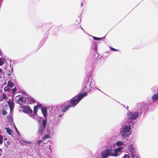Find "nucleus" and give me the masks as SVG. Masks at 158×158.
I'll return each instance as SVG.
<instances>
[{
  "instance_id": "nucleus-1",
  "label": "nucleus",
  "mask_w": 158,
  "mask_h": 158,
  "mask_svg": "<svg viewBox=\"0 0 158 158\" xmlns=\"http://www.w3.org/2000/svg\"><path fill=\"white\" fill-rule=\"evenodd\" d=\"M41 110L44 117V119L42 117H40L38 118L37 132L39 135H42L46 128L47 123V117L48 115L47 109L46 107H42Z\"/></svg>"
},
{
  "instance_id": "nucleus-2",
  "label": "nucleus",
  "mask_w": 158,
  "mask_h": 158,
  "mask_svg": "<svg viewBox=\"0 0 158 158\" xmlns=\"http://www.w3.org/2000/svg\"><path fill=\"white\" fill-rule=\"evenodd\" d=\"M84 84L83 91H86V92H89L90 91V88L92 89L96 88L98 90H101L95 86V83L93 79L92 75L91 73H89L88 76L86 77V78L84 80Z\"/></svg>"
},
{
  "instance_id": "nucleus-3",
  "label": "nucleus",
  "mask_w": 158,
  "mask_h": 158,
  "mask_svg": "<svg viewBox=\"0 0 158 158\" xmlns=\"http://www.w3.org/2000/svg\"><path fill=\"white\" fill-rule=\"evenodd\" d=\"M88 93L87 92H84L83 93H80L76 95L71 99L69 101V105L70 106L73 107H75L84 97L87 95Z\"/></svg>"
},
{
  "instance_id": "nucleus-4",
  "label": "nucleus",
  "mask_w": 158,
  "mask_h": 158,
  "mask_svg": "<svg viewBox=\"0 0 158 158\" xmlns=\"http://www.w3.org/2000/svg\"><path fill=\"white\" fill-rule=\"evenodd\" d=\"M35 100L30 97L21 96L18 99L16 103L21 105L23 103L31 104L35 103Z\"/></svg>"
},
{
  "instance_id": "nucleus-5",
  "label": "nucleus",
  "mask_w": 158,
  "mask_h": 158,
  "mask_svg": "<svg viewBox=\"0 0 158 158\" xmlns=\"http://www.w3.org/2000/svg\"><path fill=\"white\" fill-rule=\"evenodd\" d=\"M151 104L150 103H139L138 105V108L137 111L139 112L140 116L143 113H145L148 110V107Z\"/></svg>"
},
{
  "instance_id": "nucleus-6",
  "label": "nucleus",
  "mask_w": 158,
  "mask_h": 158,
  "mask_svg": "<svg viewBox=\"0 0 158 158\" xmlns=\"http://www.w3.org/2000/svg\"><path fill=\"white\" fill-rule=\"evenodd\" d=\"M139 114L137 111H129L127 114V118L128 119L131 120L130 123L132 124V125H133L135 122H134L133 120L136 119L139 117Z\"/></svg>"
},
{
  "instance_id": "nucleus-7",
  "label": "nucleus",
  "mask_w": 158,
  "mask_h": 158,
  "mask_svg": "<svg viewBox=\"0 0 158 158\" xmlns=\"http://www.w3.org/2000/svg\"><path fill=\"white\" fill-rule=\"evenodd\" d=\"M113 154L114 152H111V151L109 149H106L101 152V155L102 158L100 157L99 158H106L109 156H113Z\"/></svg>"
},
{
  "instance_id": "nucleus-8",
  "label": "nucleus",
  "mask_w": 158,
  "mask_h": 158,
  "mask_svg": "<svg viewBox=\"0 0 158 158\" xmlns=\"http://www.w3.org/2000/svg\"><path fill=\"white\" fill-rule=\"evenodd\" d=\"M61 109L60 107H59L56 106V107H54L52 109V111H53V113H54L56 117V119L58 120L59 118H61L63 114H61L60 115H59V113L60 112V109Z\"/></svg>"
},
{
  "instance_id": "nucleus-9",
  "label": "nucleus",
  "mask_w": 158,
  "mask_h": 158,
  "mask_svg": "<svg viewBox=\"0 0 158 158\" xmlns=\"http://www.w3.org/2000/svg\"><path fill=\"white\" fill-rule=\"evenodd\" d=\"M124 149L122 146H120L117 148H115L114 151V154L113 156H114V157H117L120 155L122 152L123 149Z\"/></svg>"
},
{
  "instance_id": "nucleus-10",
  "label": "nucleus",
  "mask_w": 158,
  "mask_h": 158,
  "mask_svg": "<svg viewBox=\"0 0 158 158\" xmlns=\"http://www.w3.org/2000/svg\"><path fill=\"white\" fill-rule=\"evenodd\" d=\"M23 110V112L28 114H30L32 113V111L28 106H23L21 107Z\"/></svg>"
},
{
  "instance_id": "nucleus-11",
  "label": "nucleus",
  "mask_w": 158,
  "mask_h": 158,
  "mask_svg": "<svg viewBox=\"0 0 158 158\" xmlns=\"http://www.w3.org/2000/svg\"><path fill=\"white\" fill-rule=\"evenodd\" d=\"M128 148L129 152L131 153L132 158H134L135 156V149L133 146V144H131L128 146Z\"/></svg>"
},
{
  "instance_id": "nucleus-12",
  "label": "nucleus",
  "mask_w": 158,
  "mask_h": 158,
  "mask_svg": "<svg viewBox=\"0 0 158 158\" xmlns=\"http://www.w3.org/2000/svg\"><path fill=\"white\" fill-rule=\"evenodd\" d=\"M130 123H128L127 125H125L123 126L122 128V131L124 132H129L131 130V124Z\"/></svg>"
},
{
  "instance_id": "nucleus-13",
  "label": "nucleus",
  "mask_w": 158,
  "mask_h": 158,
  "mask_svg": "<svg viewBox=\"0 0 158 158\" xmlns=\"http://www.w3.org/2000/svg\"><path fill=\"white\" fill-rule=\"evenodd\" d=\"M98 42L94 41L92 44L91 48L95 52V53H96L98 56V54L97 52V47L98 45Z\"/></svg>"
},
{
  "instance_id": "nucleus-14",
  "label": "nucleus",
  "mask_w": 158,
  "mask_h": 158,
  "mask_svg": "<svg viewBox=\"0 0 158 158\" xmlns=\"http://www.w3.org/2000/svg\"><path fill=\"white\" fill-rule=\"evenodd\" d=\"M12 97L13 100H9L8 101H7V103L9 105V108L10 109V110H13L15 106V103L14 102V99L13 98L14 97V96H13L12 95Z\"/></svg>"
},
{
  "instance_id": "nucleus-15",
  "label": "nucleus",
  "mask_w": 158,
  "mask_h": 158,
  "mask_svg": "<svg viewBox=\"0 0 158 158\" xmlns=\"http://www.w3.org/2000/svg\"><path fill=\"white\" fill-rule=\"evenodd\" d=\"M107 149H109L111 152H114V150L115 149V145L114 143H109L107 145Z\"/></svg>"
},
{
  "instance_id": "nucleus-16",
  "label": "nucleus",
  "mask_w": 158,
  "mask_h": 158,
  "mask_svg": "<svg viewBox=\"0 0 158 158\" xmlns=\"http://www.w3.org/2000/svg\"><path fill=\"white\" fill-rule=\"evenodd\" d=\"M127 132H124V131H121L122 137L123 139H126L128 138L130 135V134Z\"/></svg>"
},
{
  "instance_id": "nucleus-17",
  "label": "nucleus",
  "mask_w": 158,
  "mask_h": 158,
  "mask_svg": "<svg viewBox=\"0 0 158 158\" xmlns=\"http://www.w3.org/2000/svg\"><path fill=\"white\" fill-rule=\"evenodd\" d=\"M6 71L7 73H10L11 72V73H12V75H14L12 64L11 65V64H10V67L9 68V69L7 68V69H6Z\"/></svg>"
},
{
  "instance_id": "nucleus-18",
  "label": "nucleus",
  "mask_w": 158,
  "mask_h": 158,
  "mask_svg": "<svg viewBox=\"0 0 158 158\" xmlns=\"http://www.w3.org/2000/svg\"><path fill=\"white\" fill-rule=\"evenodd\" d=\"M71 107L69 104L65 106L62 109L61 111L62 112H65L70 108Z\"/></svg>"
},
{
  "instance_id": "nucleus-19",
  "label": "nucleus",
  "mask_w": 158,
  "mask_h": 158,
  "mask_svg": "<svg viewBox=\"0 0 158 158\" xmlns=\"http://www.w3.org/2000/svg\"><path fill=\"white\" fill-rule=\"evenodd\" d=\"M5 129L6 130V132L8 135H11L13 136L12 135L13 131L11 129L7 127H5Z\"/></svg>"
},
{
  "instance_id": "nucleus-20",
  "label": "nucleus",
  "mask_w": 158,
  "mask_h": 158,
  "mask_svg": "<svg viewBox=\"0 0 158 158\" xmlns=\"http://www.w3.org/2000/svg\"><path fill=\"white\" fill-rule=\"evenodd\" d=\"M157 94H154L152 97V99L154 101H156L158 99V89Z\"/></svg>"
},
{
  "instance_id": "nucleus-21",
  "label": "nucleus",
  "mask_w": 158,
  "mask_h": 158,
  "mask_svg": "<svg viewBox=\"0 0 158 158\" xmlns=\"http://www.w3.org/2000/svg\"><path fill=\"white\" fill-rule=\"evenodd\" d=\"M105 36H106V35L100 38V37H96L95 36H92L93 38V39L94 40H96V41H99V40H104V39L105 38Z\"/></svg>"
},
{
  "instance_id": "nucleus-22",
  "label": "nucleus",
  "mask_w": 158,
  "mask_h": 158,
  "mask_svg": "<svg viewBox=\"0 0 158 158\" xmlns=\"http://www.w3.org/2000/svg\"><path fill=\"white\" fill-rule=\"evenodd\" d=\"M8 86L10 87V88H12L14 86V84L11 80H9L7 84Z\"/></svg>"
},
{
  "instance_id": "nucleus-23",
  "label": "nucleus",
  "mask_w": 158,
  "mask_h": 158,
  "mask_svg": "<svg viewBox=\"0 0 158 158\" xmlns=\"http://www.w3.org/2000/svg\"><path fill=\"white\" fill-rule=\"evenodd\" d=\"M5 62L4 58L0 57V66L2 65Z\"/></svg>"
},
{
  "instance_id": "nucleus-24",
  "label": "nucleus",
  "mask_w": 158,
  "mask_h": 158,
  "mask_svg": "<svg viewBox=\"0 0 158 158\" xmlns=\"http://www.w3.org/2000/svg\"><path fill=\"white\" fill-rule=\"evenodd\" d=\"M123 143L124 142L123 141H118L116 143L115 145V146L117 145L118 146H121L123 145Z\"/></svg>"
},
{
  "instance_id": "nucleus-25",
  "label": "nucleus",
  "mask_w": 158,
  "mask_h": 158,
  "mask_svg": "<svg viewBox=\"0 0 158 158\" xmlns=\"http://www.w3.org/2000/svg\"><path fill=\"white\" fill-rule=\"evenodd\" d=\"M38 106H37L35 105L34 107V113L36 114H37V112L38 110Z\"/></svg>"
},
{
  "instance_id": "nucleus-26",
  "label": "nucleus",
  "mask_w": 158,
  "mask_h": 158,
  "mask_svg": "<svg viewBox=\"0 0 158 158\" xmlns=\"http://www.w3.org/2000/svg\"><path fill=\"white\" fill-rule=\"evenodd\" d=\"M4 90L5 92H10V91L11 90V89L8 86H5L4 87Z\"/></svg>"
},
{
  "instance_id": "nucleus-27",
  "label": "nucleus",
  "mask_w": 158,
  "mask_h": 158,
  "mask_svg": "<svg viewBox=\"0 0 158 158\" xmlns=\"http://www.w3.org/2000/svg\"><path fill=\"white\" fill-rule=\"evenodd\" d=\"M14 126L15 129L18 134V135L17 136L18 137H20V132H19V131L18 130L17 128L15 126V124L14 123Z\"/></svg>"
},
{
  "instance_id": "nucleus-28",
  "label": "nucleus",
  "mask_w": 158,
  "mask_h": 158,
  "mask_svg": "<svg viewBox=\"0 0 158 158\" xmlns=\"http://www.w3.org/2000/svg\"><path fill=\"white\" fill-rule=\"evenodd\" d=\"M17 89L16 87H15L12 89H11L10 92L12 94H15L17 92Z\"/></svg>"
},
{
  "instance_id": "nucleus-29",
  "label": "nucleus",
  "mask_w": 158,
  "mask_h": 158,
  "mask_svg": "<svg viewBox=\"0 0 158 158\" xmlns=\"http://www.w3.org/2000/svg\"><path fill=\"white\" fill-rule=\"evenodd\" d=\"M4 144L5 147L7 148H8V145H10L11 144V142L10 141H7L6 142V144L5 142H4Z\"/></svg>"
},
{
  "instance_id": "nucleus-30",
  "label": "nucleus",
  "mask_w": 158,
  "mask_h": 158,
  "mask_svg": "<svg viewBox=\"0 0 158 158\" xmlns=\"http://www.w3.org/2000/svg\"><path fill=\"white\" fill-rule=\"evenodd\" d=\"M50 137V135L48 134H46L44 135L43 136L42 139L43 140L46 139L48 138H49Z\"/></svg>"
},
{
  "instance_id": "nucleus-31",
  "label": "nucleus",
  "mask_w": 158,
  "mask_h": 158,
  "mask_svg": "<svg viewBox=\"0 0 158 158\" xmlns=\"http://www.w3.org/2000/svg\"><path fill=\"white\" fill-rule=\"evenodd\" d=\"M37 105L36 106H38V108H39L40 109H41L42 108V107H44V106H42L41 103H40L38 102H37Z\"/></svg>"
},
{
  "instance_id": "nucleus-32",
  "label": "nucleus",
  "mask_w": 158,
  "mask_h": 158,
  "mask_svg": "<svg viewBox=\"0 0 158 158\" xmlns=\"http://www.w3.org/2000/svg\"><path fill=\"white\" fill-rule=\"evenodd\" d=\"M3 136L2 135H0V145H1L3 142Z\"/></svg>"
},
{
  "instance_id": "nucleus-33",
  "label": "nucleus",
  "mask_w": 158,
  "mask_h": 158,
  "mask_svg": "<svg viewBox=\"0 0 158 158\" xmlns=\"http://www.w3.org/2000/svg\"><path fill=\"white\" fill-rule=\"evenodd\" d=\"M2 113L4 115H6L7 114L6 110H5L4 108H3L2 110Z\"/></svg>"
},
{
  "instance_id": "nucleus-34",
  "label": "nucleus",
  "mask_w": 158,
  "mask_h": 158,
  "mask_svg": "<svg viewBox=\"0 0 158 158\" xmlns=\"http://www.w3.org/2000/svg\"><path fill=\"white\" fill-rule=\"evenodd\" d=\"M22 141L24 143H28V144H31L32 143V142L31 141H27V140H22Z\"/></svg>"
},
{
  "instance_id": "nucleus-35",
  "label": "nucleus",
  "mask_w": 158,
  "mask_h": 158,
  "mask_svg": "<svg viewBox=\"0 0 158 158\" xmlns=\"http://www.w3.org/2000/svg\"><path fill=\"white\" fill-rule=\"evenodd\" d=\"M123 148L124 149H126L127 148V145L126 143H125V142L123 143V144L122 145Z\"/></svg>"
},
{
  "instance_id": "nucleus-36",
  "label": "nucleus",
  "mask_w": 158,
  "mask_h": 158,
  "mask_svg": "<svg viewBox=\"0 0 158 158\" xmlns=\"http://www.w3.org/2000/svg\"><path fill=\"white\" fill-rule=\"evenodd\" d=\"M109 48H110V49L112 51H118V50H117V49H115V48H114L112 47H111L110 46H109Z\"/></svg>"
},
{
  "instance_id": "nucleus-37",
  "label": "nucleus",
  "mask_w": 158,
  "mask_h": 158,
  "mask_svg": "<svg viewBox=\"0 0 158 158\" xmlns=\"http://www.w3.org/2000/svg\"><path fill=\"white\" fill-rule=\"evenodd\" d=\"M156 89H157V88L156 86H154L151 89L152 91L154 92H156Z\"/></svg>"
},
{
  "instance_id": "nucleus-38",
  "label": "nucleus",
  "mask_w": 158,
  "mask_h": 158,
  "mask_svg": "<svg viewBox=\"0 0 158 158\" xmlns=\"http://www.w3.org/2000/svg\"><path fill=\"white\" fill-rule=\"evenodd\" d=\"M122 158H130V157L128 156V155L127 154H125L124 155L123 157Z\"/></svg>"
},
{
  "instance_id": "nucleus-39",
  "label": "nucleus",
  "mask_w": 158,
  "mask_h": 158,
  "mask_svg": "<svg viewBox=\"0 0 158 158\" xmlns=\"http://www.w3.org/2000/svg\"><path fill=\"white\" fill-rule=\"evenodd\" d=\"M7 120H8V123L10 124H11L13 122V120L12 119V118L10 119H7Z\"/></svg>"
},
{
  "instance_id": "nucleus-40",
  "label": "nucleus",
  "mask_w": 158,
  "mask_h": 158,
  "mask_svg": "<svg viewBox=\"0 0 158 158\" xmlns=\"http://www.w3.org/2000/svg\"><path fill=\"white\" fill-rule=\"evenodd\" d=\"M42 140H38L37 141V144L38 145H40V144L42 142Z\"/></svg>"
},
{
  "instance_id": "nucleus-41",
  "label": "nucleus",
  "mask_w": 158,
  "mask_h": 158,
  "mask_svg": "<svg viewBox=\"0 0 158 158\" xmlns=\"http://www.w3.org/2000/svg\"><path fill=\"white\" fill-rule=\"evenodd\" d=\"M35 115H37V114H35L34 113L33 114H31L30 115V116L32 118H35Z\"/></svg>"
},
{
  "instance_id": "nucleus-42",
  "label": "nucleus",
  "mask_w": 158,
  "mask_h": 158,
  "mask_svg": "<svg viewBox=\"0 0 158 158\" xmlns=\"http://www.w3.org/2000/svg\"><path fill=\"white\" fill-rule=\"evenodd\" d=\"M2 96L3 97V98L5 99L6 98V94H5L4 93H3Z\"/></svg>"
},
{
  "instance_id": "nucleus-43",
  "label": "nucleus",
  "mask_w": 158,
  "mask_h": 158,
  "mask_svg": "<svg viewBox=\"0 0 158 158\" xmlns=\"http://www.w3.org/2000/svg\"><path fill=\"white\" fill-rule=\"evenodd\" d=\"M11 118H12L11 117V115H8V117H7V119H11Z\"/></svg>"
},
{
  "instance_id": "nucleus-44",
  "label": "nucleus",
  "mask_w": 158,
  "mask_h": 158,
  "mask_svg": "<svg viewBox=\"0 0 158 158\" xmlns=\"http://www.w3.org/2000/svg\"><path fill=\"white\" fill-rule=\"evenodd\" d=\"M2 153V149L0 148V156L1 155Z\"/></svg>"
},
{
  "instance_id": "nucleus-45",
  "label": "nucleus",
  "mask_w": 158,
  "mask_h": 158,
  "mask_svg": "<svg viewBox=\"0 0 158 158\" xmlns=\"http://www.w3.org/2000/svg\"><path fill=\"white\" fill-rule=\"evenodd\" d=\"M12 111L13 110H10V115H12V114H13V112H12Z\"/></svg>"
},
{
  "instance_id": "nucleus-46",
  "label": "nucleus",
  "mask_w": 158,
  "mask_h": 158,
  "mask_svg": "<svg viewBox=\"0 0 158 158\" xmlns=\"http://www.w3.org/2000/svg\"><path fill=\"white\" fill-rule=\"evenodd\" d=\"M22 93L23 94H25V95H26V94L24 90H23V91L22 92Z\"/></svg>"
},
{
  "instance_id": "nucleus-47",
  "label": "nucleus",
  "mask_w": 158,
  "mask_h": 158,
  "mask_svg": "<svg viewBox=\"0 0 158 158\" xmlns=\"http://www.w3.org/2000/svg\"><path fill=\"white\" fill-rule=\"evenodd\" d=\"M7 73V75L8 76H10L11 74H12V73H11V72H10V73Z\"/></svg>"
},
{
  "instance_id": "nucleus-48",
  "label": "nucleus",
  "mask_w": 158,
  "mask_h": 158,
  "mask_svg": "<svg viewBox=\"0 0 158 158\" xmlns=\"http://www.w3.org/2000/svg\"><path fill=\"white\" fill-rule=\"evenodd\" d=\"M47 133H50V131H48V128H47Z\"/></svg>"
},
{
  "instance_id": "nucleus-49",
  "label": "nucleus",
  "mask_w": 158,
  "mask_h": 158,
  "mask_svg": "<svg viewBox=\"0 0 158 158\" xmlns=\"http://www.w3.org/2000/svg\"><path fill=\"white\" fill-rule=\"evenodd\" d=\"M2 72V69L0 68V74H1V73Z\"/></svg>"
},
{
  "instance_id": "nucleus-50",
  "label": "nucleus",
  "mask_w": 158,
  "mask_h": 158,
  "mask_svg": "<svg viewBox=\"0 0 158 158\" xmlns=\"http://www.w3.org/2000/svg\"><path fill=\"white\" fill-rule=\"evenodd\" d=\"M83 3L82 2H81V6L82 7L83 6Z\"/></svg>"
},
{
  "instance_id": "nucleus-51",
  "label": "nucleus",
  "mask_w": 158,
  "mask_h": 158,
  "mask_svg": "<svg viewBox=\"0 0 158 158\" xmlns=\"http://www.w3.org/2000/svg\"><path fill=\"white\" fill-rule=\"evenodd\" d=\"M80 26L81 27V29H82V30L83 31H84V30L83 29V28H82V27H81V25H80Z\"/></svg>"
},
{
  "instance_id": "nucleus-52",
  "label": "nucleus",
  "mask_w": 158,
  "mask_h": 158,
  "mask_svg": "<svg viewBox=\"0 0 158 158\" xmlns=\"http://www.w3.org/2000/svg\"><path fill=\"white\" fill-rule=\"evenodd\" d=\"M136 158H140V157L139 156H137L136 157Z\"/></svg>"
},
{
  "instance_id": "nucleus-53",
  "label": "nucleus",
  "mask_w": 158,
  "mask_h": 158,
  "mask_svg": "<svg viewBox=\"0 0 158 158\" xmlns=\"http://www.w3.org/2000/svg\"><path fill=\"white\" fill-rule=\"evenodd\" d=\"M7 139L6 138L4 139V140H7Z\"/></svg>"
},
{
  "instance_id": "nucleus-54",
  "label": "nucleus",
  "mask_w": 158,
  "mask_h": 158,
  "mask_svg": "<svg viewBox=\"0 0 158 158\" xmlns=\"http://www.w3.org/2000/svg\"><path fill=\"white\" fill-rule=\"evenodd\" d=\"M128 106H127V107H126V109H127V110L129 111V110H128Z\"/></svg>"
},
{
  "instance_id": "nucleus-55",
  "label": "nucleus",
  "mask_w": 158,
  "mask_h": 158,
  "mask_svg": "<svg viewBox=\"0 0 158 158\" xmlns=\"http://www.w3.org/2000/svg\"><path fill=\"white\" fill-rule=\"evenodd\" d=\"M49 149L51 151H52V149L51 148H49Z\"/></svg>"
},
{
  "instance_id": "nucleus-56",
  "label": "nucleus",
  "mask_w": 158,
  "mask_h": 158,
  "mask_svg": "<svg viewBox=\"0 0 158 158\" xmlns=\"http://www.w3.org/2000/svg\"><path fill=\"white\" fill-rule=\"evenodd\" d=\"M96 60H97V61H98V59H97V58H95V61H96Z\"/></svg>"
},
{
  "instance_id": "nucleus-57",
  "label": "nucleus",
  "mask_w": 158,
  "mask_h": 158,
  "mask_svg": "<svg viewBox=\"0 0 158 158\" xmlns=\"http://www.w3.org/2000/svg\"><path fill=\"white\" fill-rule=\"evenodd\" d=\"M58 123V122H57L56 123V125Z\"/></svg>"
},
{
  "instance_id": "nucleus-58",
  "label": "nucleus",
  "mask_w": 158,
  "mask_h": 158,
  "mask_svg": "<svg viewBox=\"0 0 158 158\" xmlns=\"http://www.w3.org/2000/svg\"><path fill=\"white\" fill-rule=\"evenodd\" d=\"M108 52H109V51H108L106 52V53H108Z\"/></svg>"
},
{
  "instance_id": "nucleus-59",
  "label": "nucleus",
  "mask_w": 158,
  "mask_h": 158,
  "mask_svg": "<svg viewBox=\"0 0 158 158\" xmlns=\"http://www.w3.org/2000/svg\"><path fill=\"white\" fill-rule=\"evenodd\" d=\"M4 85H6V83H4Z\"/></svg>"
},
{
  "instance_id": "nucleus-60",
  "label": "nucleus",
  "mask_w": 158,
  "mask_h": 158,
  "mask_svg": "<svg viewBox=\"0 0 158 158\" xmlns=\"http://www.w3.org/2000/svg\"><path fill=\"white\" fill-rule=\"evenodd\" d=\"M123 106H124V107L125 108H126L125 106H124V105H123Z\"/></svg>"
},
{
  "instance_id": "nucleus-61",
  "label": "nucleus",
  "mask_w": 158,
  "mask_h": 158,
  "mask_svg": "<svg viewBox=\"0 0 158 158\" xmlns=\"http://www.w3.org/2000/svg\"><path fill=\"white\" fill-rule=\"evenodd\" d=\"M10 63L11 62V60H10Z\"/></svg>"
}]
</instances>
